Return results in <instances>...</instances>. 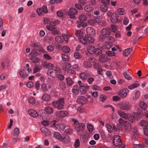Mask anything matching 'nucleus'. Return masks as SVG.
<instances>
[{"instance_id":"f257e3e1","label":"nucleus","mask_w":148,"mask_h":148,"mask_svg":"<svg viewBox=\"0 0 148 148\" xmlns=\"http://www.w3.org/2000/svg\"><path fill=\"white\" fill-rule=\"evenodd\" d=\"M111 32L110 28H103L101 30L100 33L99 35L98 40L101 42L108 40L111 42H114V38L112 36H110Z\"/></svg>"},{"instance_id":"f03ea898","label":"nucleus","mask_w":148,"mask_h":148,"mask_svg":"<svg viewBox=\"0 0 148 148\" xmlns=\"http://www.w3.org/2000/svg\"><path fill=\"white\" fill-rule=\"evenodd\" d=\"M64 104V99L60 98L58 100L53 102L52 104L53 107L58 108V110L63 109Z\"/></svg>"},{"instance_id":"7ed1b4c3","label":"nucleus","mask_w":148,"mask_h":148,"mask_svg":"<svg viewBox=\"0 0 148 148\" xmlns=\"http://www.w3.org/2000/svg\"><path fill=\"white\" fill-rule=\"evenodd\" d=\"M112 142L115 146L120 147V148H124V145H123L120 137L119 135H115L114 136Z\"/></svg>"},{"instance_id":"20e7f679","label":"nucleus","mask_w":148,"mask_h":148,"mask_svg":"<svg viewBox=\"0 0 148 148\" xmlns=\"http://www.w3.org/2000/svg\"><path fill=\"white\" fill-rule=\"evenodd\" d=\"M119 123L122 125H123L124 128L127 132H130L132 129L131 125L128 121H125L120 118L119 120Z\"/></svg>"},{"instance_id":"39448f33","label":"nucleus","mask_w":148,"mask_h":148,"mask_svg":"<svg viewBox=\"0 0 148 148\" xmlns=\"http://www.w3.org/2000/svg\"><path fill=\"white\" fill-rule=\"evenodd\" d=\"M118 106L120 109L123 110H129L131 107L130 104L127 101H125L119 103Z\"/></svg>"},{"instance_id":"423d86ee","label":"nucleus","mask_w":148,"mask_h":148,"mask_svg":"<svg viewBox=\"0 0 148 148\" xmlns=\"http://www.w3.org/2000/svg\"><path fill=\"white\" fill-rule=\"evenodd\" d=\"M143 115V112L140 108H138L137 109L136 112L132 113V116H134V117L136 118L137 120L138 118L142 117Z\"/></svg>"},{"instance_id":"0eeeda50","label":"nucleus","mask_w":148,"mask_h":148,"mask_svg":"<svg viewBox=\"0 0 148 148\" xmlns=\"http://www.w3.org/2000/svg\"><path fill=\"white\" fill-rule=\"evenodd\" d=\"M77 10L75 8H71L68 12V14L71 18H73L75 17V15L77 14Z\"/></svg>"},{"instance_id":"6e6552de","label":"nucleus","mask_w":148,"mask_h":148,"mask_svg":"<svg viewBox=\"0 0 148 148\" xmlns=\"http://www.w3.org/2000/svg\"><path fill=\"white\" fill-rule=\"evenodd\" d=\"M47 74L48 75L52 77L55 78L58 75V72L57 69H49L48 71Z\"/></svg>"},{"instance_id":"1a4fd4ad","label":"nucleus","mask_w":148,"mask_h":148,"mask_svg":"<svg viewBox=\"0 0 148 148\" xmlns=\"http://www.w3.org/2000/svg\"><path fill=\"white\" fill-rule=\"evenodd\" d=\"M129 90L127 88H124L120 91L118 93V95L122 98L125 97L127 95Z\"/></svg>"},{"instance_id":"9d476101","label":"nucleus","mask_w":148,"mask_h":148,"mask_svg":"<svg viewBox=\"0 0 148 148\" xmlns=\"http://www.w3.org/2000/svg\"><path fill=\"white\" fill-rule=\"evenodd\" d=\"M87 99L84 96L78 97L77 100V102L78 103L82 104H85L86 102Z\"/></svg>"},{"instance_id":"9b49d317","label":"nucleus","mask_w":148,"mask_h":148,"mask_svg":"<svg viewBox=\"0 0 148 148\" xmlns=\"http://www.w3.org/2000/svg\"><path fill=\"white\" fill-rule=\"evenodd\" d=\"M84 127L85 125L84 124L80 123L76 125L75 128L77 131L80 132L84 130Z\"/></svg>"},{"instance_id":"f8f14e48","label":"nucleus","mask_w":148,"mask_h":148,"mask_svg":"<svg viewBox=\"0 0 148 148\" xmlns=\"http://www.w3.org/2000/svg\"><path fill=\"white\" fill-rule=\"evenodd\" d=\"M86 32L87 34L91 36H94L95 35V31L92 27H88L86 29Z\"/></svg>"},{"instance_id":"ddd939ff","label":"nucleus","mask_w":148,"mask_h":148,"mask_svg":"<svg viewBox=\"0 0 148 148\" xmlns=\"http://www.w3.org/2000/svg\"><path fill=\"white\" fill-rule=\"evenodd\" d=\"M118 16L115 13H113L111 16V21L113 23H116L119 22Z\"/></svg>"},{"instance_id":"4468645a","label":"nucleus","mask_w":148,"mask_h":148,"mask_svg":"<svg viewBox=\"0 0 148 148\" xmlns=\"http://www.w3.org/2000/svg\"><path fill=\"white\" fill-rule=\"evenodd\" d=\"M68 114V112L66 111H60L56 113V115L58 117H65Z\"/></svg>"},{"instance_id":"2eb2a0df","label":"nucleus","mask_w":148,"mask_h":148,"mask_svg":"<svg viewBox=\"0 0 148 148\" xmlns=\"http://www.w3.org/2000/svg\"><path fill=\"white\" fill-rule=\"evenodd\" d=\"M28 113L31 116L35 118L38 116V115L37 112L32 109H30L28 110Z\"/></svg>"},{"instance_id":"dca6fc26","label":"nucleus","mask_w":148,"mask_h":148,"mask_svg":"<svg viewBox=\"0 0 148 148\" xmlns=\"http://www.w3.org/2000/svg\"><path fill=\"white\" fill-rule=\"evenodd\" d=\"M62 38L60 36H57L55 37V40L58 42L60 43H62L64 42L63 39H64L66 37V36L65 35H62Z\"/></svg>"},{"instance_id":"f3484780","label":"nucleus","mask_w":148,"mask_h":148,"mask_svg":"<svg viewBox=\"0 0 148 148\" xmlns=\"http://www.w3.org/2000/svg\"><path fill=\"white\" fill-rule=\"evenodd\" d=\"M118 113L119 115L124 119H126L128 118L127 114H126L121 110H119Z\"/></svg>"},{"instance_id":"a211bd4d","label":"nucleus","mask_w":148,"mask_h":148,"mask_svg":"<svg viewBox=\"0 0 148 148\" xmlns=\"http://www.w3.org/2000/svg\"><path fill=\"white\" fill-rule=\"evenodd\" d=\"M133 134L132 136V138L133 139H137L139 137V135L137 133V130L135 128L132 130Z\"/></svg>"},{"instance_id":"6ab92c4d","label":"nucleus","mask_w":148,"mask_h":148,"mask_svg":"<svg viewBox=\"0 0 148 148\" xmlns=\"http://www.w3.org/2000/svg\"><path fill=\"white\" fill-rule=\"evenodd\" d=\"M83 66L84 68L88 69L91 67L92 64L90 62L87 61H85L83 62Z\"/></svg>"},{"instance_id":"aec40b11","label":"nucleus","mask_w":148,"mask_h":148,"mask_svg":"<svg viewBox=\"0 0 148 148\" xmlns=\"http://www.w3.org/2000/svg\"><path fill=\"white\" fill-rule=\"evenodd\" d=\"M42 132L44 133L46 136H48L50 135L51 133L49 130L45 127H42L41 129Z\"/></svg>"},{"instance_id":"412c9836","label":"nucleus","mask_w":148,"mask_h":148,"mask_svg":"<svg viewBox=\"0 0 148 148\" xmlns=\"http://www.w3.org/2000/svg\"><path fill=\"white\" fill-rule=\"evenodd\" d=\"M86 35L84 37H79V40L80 42L84 45H87V42L86 37Z\"/></svg>"},{"instance_id":"4be33fe9","label":"nucleus","mask_w":148,"mask_h":148,"mask_svg":"<svg viewBox=\"0 0 148 148\" xmlns=\"http://www.w3.org/2000/svg\"><path fill=\"white\" fill-rule=\"evenodd\" d=\"M89 137V135L87 133L81 136V140L82 142L84 143L87 141Z\"/></svg>"},{"instance_id":"5701e85b","label":"nucleus","mask_w":148,"mask_h":148,"mask_svg":"<svg viewBox=\"0 0 148 148\" xmlns=\"http://www.w3.org/2000/svg\"><path fill=\"white\" fill-rule=\"evenodd\" d=\"M107 60L106 56L104 54H102L99 56V60L101 62H104Z\"/></svg>"},{"instance_id":"b1692460","label":"nucleus","mask_w":148,"mask_h":148,"mask_svg":"<svg viewBox=\"0 0 148 148\" xmlns=\"http://www.w3.org/2000/svg\"><path fill=\"white\" fill-rule=\"evenodd\" d=\"M42 99L44 101H47L50 99V97L49 95L46 93H45L42 96Z\"/></svg>"},{"instance_id":"393cba45","label":"nucleus","mask_w":148,"mask_h":148,"mask_svg":"<svg viewBox=\"0 0 148 148\" xmlns=\"http://www.w3.org/2000/svg\"><path fill=\"white\" fill-rule=\"evenodd\" d=\"M88 74L85 72L82 73L79 75L80 77L82 79L86 80L88 77Z\"/></svg>"},{"instance_id":"a878e982","label":"nucleus","mask_w":148,"mask_h":148,"mask_svg":"<svg viewBox=\"0 0 148 148\" xmlns=\"http://www.w3.org/2000/svg\"><path fill=\"white\" fill-rule=\"evenodd\" d=\"M87 49L89 53H94L95 48L93 46L89 45L87 47Z\"/></svg>"},{"instance_id":"bb28decb","label":"nucleus","mask_w":148,"mask_h":148,"mask_svg":"<svg viewBox=\"0 0 148 148\" xmlns=\"http://www.w3.org/2000/svg\"><path fill=\"white\" fill-rule=\"evenodd\" d=\"M19 74L21 77L22 78H25L28 75L26 73L25 71L24 70H22L19 72Z\"/></svg>"},{"instance_id":"cd10ccee","label":"nucleus","mask_w":148,"mask_h":148,"mask_svg":"<svg viewBox=\"0 0 148 148\" xmlns=\"http://www.w3.org/2000/svg\"><path fill=\"white\" fill-rule=\"evenodd\" d=\"M139 124L141 126H148V122L145 120H142L139 122Z\"/></svg>"},{"instance_id":"c85d7f7f","label":"nucleus","mask_w":148,"mask_h":148,"mask_svg":"<svg viewBox=\"0 0 148 148\" xmlns=\"http://www.w3.org/2000/svg\"><path fill=\"white\" fill-rule=\"evenodd\" d=\"M71 66L70 64L68 63H65L63 66L62 69L64 71H66Z\"/></svg>"},{"instance_id":"c756f323","label":"nucleus","mask_w":148,"mask_h":148,"mask_svg":"<svg viewBox=\"0 0 148 148\" xmlns=\"http://www.w3.org/2000/svg\"><path fill=\"white\" fill-rule=\"evenodd\" d=\"M79 18L81 21H85L87 20V17L84 14H81L79 16Z\"/></svg>"},{"instance_id":"7c9ffc66","label":"nucleus","mask_w":148,"mask_h":148,"mask_svg":"<svg viewBox=\"0 0 148 148\" xmlns=\"http://www.w3.org/2000/svg\"><path fill=\"white\" fill-rule=\"evenodd\" d=\"M140 85L139 84L137 83H134L128 86V88L130 90L138 87Z\"/></svg>"},{"instance_id":"2f4dec72","label":"nucleus","mask_w":148,"mask_h":148,"mask_svg":"<svg viewBox=\"0 0 148 148\" xmlns=\"http://www.w3.org/2000/svg\"><path fill=\"white\" fill-rule=\"evenodd\" d=\"M140 107L143 110H145L147 106V105L146 103L143 101L141 102L139 104Z\"/></svg>"},{"instance_id":"473e14b6","label":"nucleus","mask_w":148,"mask_h":148,"mask_svg":"<svg viewBox=\"0 0 148 148\" xmlns=\"http://www.w3.org/2000/svg\"><path fill=\"white\" fill-rule=\"evenodd\" d=\"M45 110L47 113L51 114L53 112V108L51 107H47L45 108Z\"/></svg>"},{"instance_id":"72a5a7b5","label":"nucleus","mask_w":148,"mask_h":148,"mask_svg":"<svg viewBox=\"0 0 148 148\" xmlns=\"http://www.w3.org/2000/svg\"><path fill=\"white\" fill-rule=\"evenodd\" d=\"M102 53V51L101 49L98 48H96L94 51V54L97 55H99Z\"/></svg>"},{"instance_id":"f704fd0d","label":"nucleus","mask_w":148,"mask_h":148,"mask_svg":"<svg viewBox=\"0 0 148 148\" xmlns=\"http://www.w3.org/2000/svg\"><path fill=\"white\" fill-rule=\"evenodd\" d=\"M104 42H106V43L105 44L106 46V47L108 49H109L111 47H112V44L114 43L111 42L108 40Z\"/></svg>"},{"instance_id":"c9c22d12","label":"nucleus","mask_w":148,"mask_h":148,"mask_svg":"<svg viewBox=\"0 0 148 148\" xmlns=\"http://www.w3.org/2000/svg\"><path fill=\"white\" fill-rule=\"evenodd\" d=\"M84 9L86 12H90L92 10L93 8L90 5H87L84 7Z\"/></svg>"},{"instance_id":"e433bc0d","label":"nucleus","mask_w":148,"mask_h":148,"mask_svg":"<svg viewBox=\"0 0 148 148\" xmlns=\"http://www.w3.org/2000/svg\"><path fill=\"white\" fill-rule=\"evenodd\" d=\"M62 137H63V141L66 142H67L69 140V138L68 136L65 134L62 135Z\"/></svg>"},{"instance_id":"4c0bfd02","label":"nucleus","mask_w":148,"mask_h":148,"mask_svg":"<svg viewBox=\"0 0 148 148\" xmlns=\"http://www.w3.org/2000/svg\"><path fill=\"white\" fill-rule=\"evenodd\" d=\"M62 49L63 52L66 53H68L70 50L69 48L66 46L62 47Z\"/></svg>"},{"instance_id":"58836bf2","label":"nucleus","mask_w":148,"mask_h":148,"mask_svg":"<svg viewBox=\"0 0 148 148\" xmlns=\"http://www.w3.org/2000/svg\"><path fill=\"white\" fill-rule=\"evenodd\" d=\"M105 127L107 128V130L109 133H111L113 131V129L112 127L108 124H106Z\"/></svg>"},{"instance_id":"ea45409f","label":"nucleus","mask_w":148,"mask_h":148,"mask_svg":"<svg viewBox=\"0 0 148 148\" xmlns=\"http://www.w3.org/2000/svg\"><path fill=\"white\" fill-rule=\"evenodd\" d=\"M67 84L69 86H71L73 84V81L71 79L70 77H68L66 78Z\"/></svg>"},{"instance_id":"a19ab883","label":"nucleus","mask_w":148,"mask_h":148,"mask_svg":"<svg viewBox=\"0 0 148 148\" xmlns=\"http://www.w3.org/2000/svg\"><path fill=\"white\" fill-rule=\"evenodd\" d=\"M130 53V49L129 48L125 50L123 52L124 56H126L128 55Z\"/></svg>"},{"instance_id":"79ce46f5","label":"nucleus","mask_w":148,"mask_h":148,"mask_svg":"<svg viewBox=\"0 0 148 148\" xmlns=\"http://www.w3.org/2000/svg\"><path fill=\"white\" fill-rule=\"evenodd\" d=\"M79 88L78 86L77 85L73 86V88L72 89V92L75 94H77L78 92Z\"/></svg>"},{"instance_id":"37998d69","label":"nucleus","mask_w":148,"mask_h":148,"mask_svg":"<svg viewBox=\"0 0 148 148\" xmlns=\"http://www.w3.org/2000/svg\"><path fill=\"white\" fill-rule=\"evenodd\" d=\"M61 55L62 58L64 60L67 61L68 60V57L66 54L64 53H62Z\"/></svg>"},{"instance_id":"c03bdc74","label":"nucleus","mask_w":148,"mask_h":148,"mask_svg":"<svg viewBox=\"0 0 148 148\" xmlns=\"http://www.w3.org/2000/svg\"><path fill=\"white\" fill-rule=\"evenodd\" d=\"M101 10L104 12H106L108 9V7L104 5H102L100 7Z\"/></svg>"},{"instance_id":"a18cd8bd","label":"nucleus","mask_w":148,"mask_h":148,"mask_svg":"<svg viewBox=\"0 0 148 148\" xmlns=\"http://www.w3.org/2000/svg\"><path fill=\"white\" fill-rule=\"evenodd\" d=\"M75 34L76 36H79V37H81L83 33L80 30H77L75 31Z\"/></svg>"},{"instance_id":"49530a36","label":"nucleus","mask_w":148,"mask_h":148,"mask_svg":"<svg viewBox=\"0 0 148 148\" xmlns=\"http://www.w3.org/2000/svg\"><path fill=\"white\" fill-rule=\"evenodd\" d=\"M73 132V131L70 128H67L64 131V133L67 134L71 135L72 134Z\"/></svg>"},{"instance_id":"de8ad7c7","label":"nucleus","mask_w":148,"mask_h":148,"mask_svg":"<svg viewBox=\"0 0 148 148\" xmlns=\"http://www.w3.org/2000/svg\"><path fill=\"white\" fill-rule=\"evenodd\" d=\"M86 37L87 38V44L88 43H92L93 42L94 40L91 37L89 36L88 35H86Z\"/></svg>"},{"instance_id":"09e8293b","label":"nucleus","mask_w":148,"mask_h":148,"mask_svg":"<svg viewBox=\"0 0 148 148\" xmlns=\"http://www.w3.org/2000/svg\"><path fill=\"white\" fill-rule=\"evenodd\" d=\"M19 130L18 128H16L14 131V135L18 136L19 135Z\"/></svg>"},{"instance_id":"8fccbe9b","label":"nucleus","mask_w":148,"mask_h":148,"mask_svg":"<svg viewBox=\"0 0 148 148\" xmlns=\"http://www.w3.org/2000/svg\"><path fill=\"white\" fill-rule=\"evenodd\" d=\"M106 53L107 55L110 56H114L115 54L114 52L110 51H106Z\"/></svg>"},{"instance_id":"3c124183","label":"nucleus","mask_w":148,"mask_h":148,"mask_svg":"<svg viewBox=\"0 0 148 148\" xmlns=\"http://www.w3.org/2000/svg\"><path fill=\"white\" fill-rule=\"evenodd\" d=\"M87 126L88 131L90 132H92L93 130V126L90 124H88L87 125Z\"/></svg>"},{"instance_id":"603ef678","label":"nucleus","mask_w":148,"mask_h":148,"mask_svg":"<svg viewBox=\"0 0 148 148\" xmlns=\"http://www.w3.org/2000/svg\"><path fill=\"white\" fill-rule=\"evenodd\" d=\"M41 88L42 90L44 92H47L48 91V89L47 88V86L45 84H42L41 85Z\"/></svg>"},{"instance_id":"864d4df0","label":"nucleus","mask_w":148,"mask_h":148,"mask_svg":"<svg viewBox=\"0 0 148 148\" xmlns=\"http://www.w3.org/2000/svg\"><path fill=\"white\" fill-rule=\"evenodd\" d=\"M39 59L36 57H35L33 58H31V62L34 63H37L39 62Z\"/></svg>"},{"instance_id":"5fc2aeb1","label":"nucleus","mask_w":148,"mask_h":148,"mask_svg":"<svg viewBox=\"0 0 148 148\" xmlns=\"http://www.w3.org/2000/svg\"><path fill=\"white\" fill-rule=\"evenodd\" d=\"M59 85L60 88L62 89H64L66 88L65 84L64 82H61L59 83Z\"/></svg>"},{"instance_id":"6e6d98bb","label":"nucleus","mask_w":148,"mask_h":148,"mask_svg":"<svg viewBox=\"0 0 148 148\" xmlns=\"http://www.w3.org/2000/svg\"><path fill=\"white\" fill-rule=\"evenodd\" d=\"M124 9L122 8H119L118 10V14L119 15H123L124 13Z\"/></svg>"},{"instance_id":"4d7b16f0","label":"nucleus","mask_w":148,"mask_h":148,"mask_svg":"<svg viewBox=\"0 0 148 148\" xmlns=\"http://www.w3.org/2000/svg\"><path fill=\"white\" fill-rule=\"evenodd\" d=\"M123 75L125 79L128 80H130L132 79V77H131L129 75L127 74V72H125L123 73Z\"/></svg>"},{"instance_id":"13d9d810","label":"nucleus","mask_w":148,"mask_h":148,"mask_svg":"<svg viewBox=\"0 0 148 148\" xmlns=\"http://www.w3.org/2000/svg\"><path fill=\"white\" fill-rule=\"evenodd\" d=\"M88 61H90L92 63H94L96 62V60L92 57H89L86 59Z\"/></svg>"},{"instance_id":"bf43d9fd","label":"nucleus","mask_w":148,"mask_h":148,"mask_svg":"<svg viewBox=\"0 0 148 148\" xmlns=\"http://www.w3.org/2000/svg\"><path fill=\"white\" fill-rule=\"evenodd\" d=\"M129 121L131 122H133L135 121V120H137L136 118L132 116V114L131 116H130L128 119Z\"/></svg>"},{"instance_id":"052dcab7","label":"nucleus","mask_w":148,"mask_h":148,"mask_svg":"<svg viewBox=\"0 0 148 148\" xmlns=\"http://www.w3.org/2000/svg\"><path fill=\"white\" fill-rule=\"evenodd\" d=\"M67 73L68 75H70L72 74H75V72L74 70L70 69L67 71Z\"/></svg>"},{"instance_id":"680f3d73","label":"nucleus","mask_w":148,"mask_h":148,"mask_svg":"<svg viewBox=\"0 0 148 148\" xmlns=\"http://www.w3.org/2000/svg\"><path fill=\"white\" fill-rule=\"evenodd\" d=\"M80 145V142L79 140L78 139L76 140L74 146L75 148L78 147Z\"/></svg>"},{"instance_id":"e2e57ef3","label":"nucleus","mask_w":148,"mask_h":148,"mask_svg":"<svg viewBox=\"0 0 148 148\" xmlns=\"http://www.w3.org/2000/svg\"><path fill=\"white\" fill-rule=\"evenodd\" d=\"M47 50L49 52H51L54 50V48L51 45H50L47 47Z\"/></svg>"},{"instance_id":"0e129e2a","label":"nucleus","mask_w":148,"mask_h":148,"mask_svg":"<svg viewBox=\"0 0 148 148\" xmlns=\"http://www.w3.org/2000/svg\"><path fill=\"white\" fill-rule=\"evenodd\" d=\"M112 99L114 101H120L121 99L119 96H113Z\"/></svg>"},{"instance_id":"69168bd1","label":"nucleus","mask_w":148,"mask_h":148,"mask_svg":"<svg viewBox=\"0 0 148 148\" xmlns=\"http://www.w3.org/2000/svg\"><path fill=\"white\" fill-rule=\"evenodd\" d=\"M52 33L54 35H57L59 33V31L55 27L54 28V29H53L52 31Z\"/></svg>"},{"instance_id":"338daca9","label":"nucleus","mask_w":148,"mask_h":148,"mask_svg":"<svg viewBox=\"0 0 148 148\" xmlns=\"http://www.w3.org/2000/svg\"><path fill=\"white\" fill-rule=\"evenodd\" d=\"M74 56L75 58L79 59L82 57L81 55L78 53H75L74 54Z\"/></svg>"},{"instance_id":"774afa93","label":"nucleus","mask_w":148,"mask_h":148,"mask_svg":"<svg viewBox=\"0 0 148 148\" xmlns=\"http://www.w3.org/2000/svg\"><path fill=\"white\" fill-rule=\"evenodd\" d=\"M75 7L76 8L79 10H81L83 8V7L82 5L79 3L75 4Z\"/></svg>"}]
</instances>
